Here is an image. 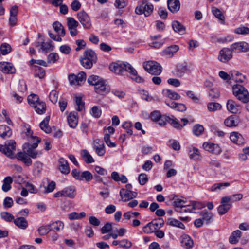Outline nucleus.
Here are the masks:
<instances>
[{"label":"nucleus","mask_w":249,"mask_h":249,"mask_svg":"<svg viewBox=\"0 0 249 249\" xmlns=\"http://www.w3.org/2000/svg\"><path fill=\"white\" fill-rule=\"evenodd\" d=\"M112 71L118 74H123L124 71H128L131 74V78L137 83H143L144 79L138 75L136 70L128 63H112L109 66Z\"/></svg>","instance_id":"obj_1"},{"label":"nucleus","mask_w":249,"mask_h":249,"mask_svg":"<svg viewBox=\"0 0 249 249\" xmlns=\"http://www.w3.org/2000/svg\"><path fill=\"white\" fill-rule=\"evenodd\" d=\"M32 133L30 129H27L26 135L28 137V140L29 142L24 144L23 149L24 152L27 154L29 157L36 159L38 155H40L41 154L36 150L41 140L37 137L33 136Z\"/></svg>","instance_id":"obj_2"},{"label":"nucleus","mask_w":249,"mask_h":249,"mask_svg":"<svg viewBox=\"0 0 249 249\" xmlns=\"http://www.w3.org/2000/svg\"><path fill=\"white\" fill-rule=\"evenodd\" d=\"M181 120L183 122V124H180L178 120L173 115L170 116L164 115L161 116L157 122L161 126L165 125L167 122L176 128H181L188 123V120L187 119L182 118Z\"/></svg>","instance_id":"obj_3"},{"label":"nucleus","mask_w":249,"mask_h":249,"mask_svg":"<svg viewBox=\"0 0 249 249\" xmlns=\"http://www.w3.org/2000/svg\"><path fill=\"white\" fill-rule=\"evenodd\" d=\"M233 95L240 101L244 103L249 102V93L242 85L236 84L232 87Z\"/></svg>","instance_id":"obj_4"},{"label":"nucleus","mask_w":249,"mask_h":249,"mask_svg":"<svg viewBox=\"0 0 249 249\" xmlns=\"http://www.w3.org/2000/svg\"><path fill=\"white\" fill-rule=\"evenodd\" d=\"M144 69L149 73L158 75L162 72V67L160 64L154 61H148L143 63Z\"/></svg>","instance_id":"obj_5"},{"label":"nucleus","mask_w":249,"mask_h":249,"mask_svg":"<svg viewBox=\"0 0 249 249\" xmlns=\"http://www.w3.org/2000/svg\"><path fill=\"white\" fill-rule=\"evenodd\" d=\"M153 10V6L146 0H143L142 4L138 5L135 9V12L139 15L143 14L145 17L150 16Z\"/></svg>","instance_id":"obj_6"},{"label":"nucleus","mask_w":249,"mask_h":249,"mask_svg":"<svg viewBox=\"0 0 249 249\" xmlns=\"http://www.w3.org/2000/svg\"><path fill=\"white\" fill-rule=\"evenodd\" d=\"M16 142L13 140L6 142L4 145H0V151L5 155L12 158L14 156V151L16 149Z\"/></svg>","instance_id":"obj_7"},{"label":"nucleus","mask_w":249,"mask_h":249,"mask_svg":"<svg viewBox=\"0 0 249 249\" xmlns=\"http://www.w3.org/2000/svg\"><path fill=\"white\" fill-rule=\"evenodd\" d=\"M70 84L71 86H80L86 80V74L82 71L78 74H70L68 76Z\"/></svg>","instance_id":"obj_8"},{"label":"nucleus","mask_w":249,"mask_h":249,"mask_svg":"<svg viewBox=\"0 0 249 249\" xmlns=\"http://www.w3.org/2000/svg\"><path fill=\"white\" fill-rule=\"evenodd\" d=\"M76 196V189L74 186H68L64 188L54 194L55 197H68L70 198H73Z\"/></svg>","instance_id":"obj_9"},{"label":"nucleus","mask_w":249,"mask_h":249,"mask_svg":"<svg viewBox=\"0 0 249 249\" xmlns=\"http://www.w3.org/2000/svg\"><path fill=\"white\" fill-rule=\"evenodd\" d=\"M77 19L85 29H89L91 27L90 18L88 14L84 11L78 12Z\"/></svg>","instance_id":"obj_10"},{"label":"nucleus","mask_w":249,"mask_h":249,"mask_svg":"<svg viewBox=\"0 0 249 249\" xmlns=\"http://www.w3.org/2000/svg\"><path fill=\"white\" fill-rule=\"evenodd\" d=\"M231 197L225 196L221 198V204L217 208V211L220 215L226 213L232 206V203L230 202Z\"/></svg>","instance_id":"obj_11"},{"label":"nucleus","mask_w":249,"mask_h":249,"mask_svg":"<svg viewBox=\"0 0 249 249\" xmlns=\"http://www.w3.org/2000/svg\"><path fill=\"white\" fill-rule=\"evenodd\" d=\"M189 71L190 69L188 64L186 62H184L178 64L173 71V73L178 77H182L185 73Z\"/></svg>","instance_id":"obj_12"},{"label":"nucleus","mask_w":249,"mask_h":249,"mask_svg":"<svg viewBox=\"0 0 249 249\" xmlns=\"http://www.w3.org/2000/svg\"><path fill=\"white\" fill-rule=\"evenodd\" d=\"M67 24L71 36H76L78 34L77 30V27L79 25L78 21L73 18L68 17L67 18Z\"/></svg>","instance_id":"obj_13"},{"label":"nucleus","mask_w":249,"mask_h":249,"mask_svg":"<svg viewBox=\"0 0 249 249\" xmlns=\"http://www.w3.org/2000/svg\"><path fill=\"white\" fill-rule=\"evenodd\" d=\"M170 199L172 200V205L176 212H180L182 207H185V204L187 203V201L182 199L180 197L176 196L174 195H171L169 196Z\"/></svg>","instance_id":"obj_14"},{"label":"nucleus","mask_w":249,"mask_h":249,"mask_svg":"<svg viewBox=\"0 0 249 249\" xmlns=\"http://www.w3.org/2000/svg\"><path fill=\"white\" fill-rule=\"evenodd\" d=\"M232 57V54L231 49L224 48L219 51L218 59L223 63H226Z\"/></svg>","instance_id":"obj_15"},{"label":"nucleus","mask_w":249,"mask_h":249,"mask_svg":"<svg viewBox=\"0 0 249 249\" xmlns=\"http://www.w3.org/2000/svg\"><path fill=\"white\" fill-rule=\"evenodd\" d=\"M231 49L234 52H246L249 50V45L246 42H236L231 46Z\"/></svg>","instance_id":"obj_16"},{"label":"nucleus","mask_w":249,"mask_h":249,"mask_svg":"<svg viewBox=\"0 0 249 249\" xmlns=\"http://www.w3.org/2000/svg\"><path fill=\"white\" fill-rule=\"evenodd\" d=\"M203 147L205 150L215 155H218L221 152V149L217 144L205 142L203 144Z\"/></svg>","instance_id":"obj_17"},{"label":"nucleus","mask_w":249,"mask_h":249,"mask_svg":"<svg viewBox=\"0 0 249 249\" xmlns=\"http://www.w3.org/2000/svg\"><path fill=\"white\" fill-rule=\"evenodd\" d=\"M120 195L122 200L126 202L136 197L137 193L130 190H126L125 189H121L120 191Z\"/></svg>","instance_id":"obj_18"},{"label":"nucleus","mask_w":249,"mask_h":249,"mask_svg":"<svg viewBox=\"0 0 249 249\" xmlns=\"http://www.w3.org/2000/svg\"><path fill=\"white\" fill-rule=\"evenodd\" d=\"M205 206V204L198 201H189L185 204L187 209H190L189 213H195V210H200Z\"/></svg>","instance_id":"obj_19"},{"label":"nucleus","mask_w":249,"mask_h":249,"mask_svg":"<svg viewBox=\"0 0 249 249\" xmlns=\"http://www.w3.org/2000/svg\"><path fill=\"white\" fill-rule=\"evenodd\" d=\"M94 149L99 156H103L106 152L104 143L103 141L100 139H96L94 141Z\"/></svg>","instance_id":"obj_20"},{"label":"nucleus","mask_w":249,"mask_h":249,"mask_svg":"<svg viewBox=\"0 0 249 249\" xmlns=\"http://www.w3.org/2000/svg\"><path fill=\"white\" fill-rule=\"evenodd\" d=\"M0 71L5 73L13 74L16 69L11 63L2 62L0 63Z\"/></svg>","instance_id":"obj_21"},{"label":"nucleus","mask_w":249,"mask_h":249,"mask_svg":"<svg viewBox=\"0 0 249 249\" xmlns=\"http://www.w3.org/2000/svg\"><path fill=\"white\" fill-rule=\"evenodd\" d=\"M58 168L61 173L67 175L70 172V168L68 161L63 158L58 160Z\"/></svg>","instance_id":"obj_22"},{"label":"nucleus","mask_w":249,"mask_h":249,"mask_svg":"<svg viewBox=\"0 0 249 249\" xmlns=\"http://www.w3.org/2000/svg\"><path fill=\"white\" fill-rule=\"evenodd\" d=\"M230 140L234 143L240 145L245 143V140L242 135L237 132H232L230 134Z\"/></svg>","instance_id":"obj_23"},{"label":"nucleus","mask_w":249,"mask_h":249,"mask_svg":"<svg viewBox=\"0 0 249 249\" xmlns=\"http://www.w3.org/2000/svg\"><path fill=\"white\" fill-rule=\"evenodd\" d=\"M227 108L228 111L232 113H236L241 110L240 106L234 101L231 99L227 101Z\"/></svg>","instance_id":"obj_24"},{"label":"nucleus","mask_w":249,"mask_h":249,"mask_svg":"<svg viewBox=\"0 0 249 249\" xmlns=\"http://www.w3.org/2000/svg\"><path fill=\"white\" fill-rule=\"evenodd\" d=\"M94 89L97 93L101 95L105 94L108 91L105 82L103 79L96 85Z\"/></svg>","instance_id":"obj_25"},{"label":"nucleus","mask_w":249,"mask_h":249,"mask_svg":"<svg viewBox=\"0 0 249 249\" xmlns=\"http://www.w3.org/2000/svg\"><path fill=\"white\" fill-rule=\"evenodd\" d=\"M188 154L189 158L195 160H199L202 158L199 150L196 147H190L189 148Z\"/></svg>","instance_id":"obj_26"},{"label":"nucleus","mask_w":249,"mask_h":249,"mask_svg":"<svg viewBox=\"0 0 249 249\" xmlns=\"http://www.w3.org/2000/svg\"><path fill=\"white\" fill-rule=\"evenodd\" d=\"M181 246L186 248H191L194 244V242L191 238L187 234H183L181 236Z\"/></svg>","instance_id":"obj_27"},{"label":"nucleus","mask_w":249,"mask_h":249,"mask_svg":"<svg viewBox=\"0 0 249 249\" xmlns=\"http://www.w3.org/2000/svg\"><path fill=\"white\" fill-rule=\"evenodd\" d=\"M167 5L169 10L172 13L177 12L180 7L179 0H168Z\"/></svg>","instance_id":"obj_28"},{"label":"nucleus","mask_w":249,"mask_h":249,"mask_svg":"<svg viewBox=\"0 0 249 249\" xmlns=\"http://www.w3.org/2000/svg\"><path fill=\"white\" fill-rule=\"evenodd\" d=\"M178 50L179 47L178 45H171L163 52V55L167 58H171Z\"/></svg>","instance_id":"obj_29"},{"label":"nucleus","mask_w":249,"mask_h":249,"mask_svg":"<svg viewBox=\"0 0 249 249\" xmlns=\"http://www.w3.org/2000/svg\"><path fill=\"white\" fill-rule=\"evenodd\" d=\"M231 79L240 83H243L246 79V76L236 71H231L230 73Z\"/></svg>","instance_id":"obj_30"},{"label":"nucleus","mask_w":249,"mask_h":249,"mask_svg":"<svg viewBox=\"0 0 249 249\" xmlns=\"http://www.w3.org/2000/svg\"><path fill=\"white\" fill-rule=\"evenodd\" d=\"M67 121L70 127L75 128L78 124V117L74 113L71 112L67 117Z\"/></svg>","instance_id":"obj_31"},{"label":"nucleus","mask_w":249,"mask_h":249,"mask_svg":"<svg viewBox=\"0 0 249 249\" xmlns=\"http://www.w3.org/2000/svg\"><path fill=\"white\" fill-rule=\"evenodd\" d=\"M172 28L175 32L180 35H183L185 33V27L178 21H174L172 24Z\"/></svg>","instance_id":"obj_32"},{"label":"nucleus","mask_w":249,"mask_h":249,"mask_svg":"<svg viewBox=\"0 0 249 249\" xmlns=\"http://www.w3.org/2000/svg\"><path fill=\"white\" fill-rule=\"evenodd\" d=\"M32 107L34 108L35 111L38 114H43L46 110V104L42 101L38 102V103Z\"/></svg>","instance_id":"obj_33"},{"label":"nucleus","mask_w":249,"mask_h":249,"mask_svg":"<svg viewBox=\"0 0 249 249\" xmlns=\"http://www.w3.org/2000/svg\"><path fill=\"white\" fill-rule=\"evenodd\" d=\"M17 159L23 162L27 166H30L32 164V160L29 156L26 153L19 152L17 155Z\"/></svg>","instance_id":"obj_34"},{"label":"nucleus","mask_w":249,"mask_h":249,"mask_svg":"<svg viewBox=\"0 0 249 249\" xmlns=\"http://www.w3.org/2000/svg\"><path fill=\"white\" fill-rule=\"evenodd\" d=\"M14 222L18 227L23 230L26 229L28 225L27 221L23 217L15 219Z\"/></svg>","instance_id":"obj_35"},{"label":"nucleus","mask_w":249,"mask_h":249,"mask_svg":"<svg viewBox=\"0 0 249 249\" xmlns=\"http://www.w3.org/2000/svg\"><path fill=\"white\" fill-rule=\"evenodd\" d=\"M11 128L6 125H0V136L3 138L9 137L12 135Z\"/></svg>","instance_id":"obj_36"},{"label":"nucleus","mask_w":249,"mask_h":249,"mask_svg":"<svg viewBox=\"0 0 249 249\" xmlns=\"http://www.w3.org/2000/svg\"><path fill=\"white\" fill-rule=\"evenodd\" d=\"M53 27L55 32L62 36H64L66 33L63 26L59 22L55 21L53 24Z\"/></svg>","instance_id":"obj_37"},{"label":"nucleus","mask_w":249,"mask_h":249,"mask_svg":"<svg viewBox=\"0 0 249 249\" xmlns=\"http://www.w3.org/2000/svg\"><path fill=\"white\" fill-rule=\"evenodd\" d=\"M162 93L165 96L172 99L178 100L180 98V96L178 93L170 89H163Z\"/></svg>","instance_id":"obj_38"},{"label":"nucleus","mask_w":249,"mask_h":249,"mask_svg":"<svg viewBox=\"0 0 249 249\" xmlns=\"http://www.w3.org/2000/svg\"><path fill=\"white\" fill-rule=\"evenodd\" d=\"M224 124L228 127L236 126L238 125V121L236 117L234 115H231L225 119Z\"/></svg>","instance_id":"obj_39"},{"label":"nucleus","mask_w":249,"mask_h":249,"mask_svg":"<svg viewBox=\"0 0 249 249\" xmlns=\"http://www.w3.org/2000/svg\"><path fill=\"white\" fill-rule=\"evenodd\" d=\"M49 120L50 116H47L40 124V128L46 133H49L51 131V128L48 125Z\"/></svg>","instance_id":"obj_40"},{"label":"nucleus","mask_w":249,"mask_h":249,"mask_svg":"<svg viewBox=\"0 0 249 249\" xmlns=\"http://www.w3.org/2000/svg\"><path fill=\"white\" fill-rule=\"evenodd\" d=\"M241 232L239 230L234 231L229 237V242L231 244L237 243L241 237Z\"/></svg>","instance_id":"obj_41"},{"label":"nucleus","mask_w":249,"mask_h":249,"mask_svg":"<svg viewBox=\"0 0 249 249\" xmlns=\"http://www.w3.org/2000/svg\"><path fill=\"white\" fill-rule=\"evenodd\" d=\"M50 225L51 231H62L64 228V223L60 221H57L53 222Z\"/></svg>","instance_id":"obj_42"},{"label":"nucleus","mask_w":249,"mask_h":249,"mask_svg":"<svg viewBox=\"0 0 249 249\" xmlns=\"http://www.w3.org/2000/svg\"><path fill=\"white\" fill-rule=\"evenodd\" d=\"M13 182L12 178L11 177L8 176L6 177L3 180V183L2 186V190L7 192L11 189V184Z\"/></svg>","instance_id":"obj_43"},{"label":"nucleus","mask_w":249,"mask_h":249,"mask_svg":"<svg viewBox=\"0 0 249 249\" xmlns=\"http://www.w3.org/2000/svg\"><path fill=\"white\" fill-rule=\"evenodd\" d=\"M81 155L84 160L87 163H91L94 162V160L92 156L89 154L87 150H83L81 151Z\"/></svg>","instance_id":"obj_44"},{"label":"nucleus","mask_w":249,"mask_h":249,"mask_svg":"<svg viewBox=\"0 0 249 249\" xmlns=\"http://www.w3.org/2000/svg\"><path fill=\"white\" fill-rule=\"evenodd\" d=\"M200 215L204 222L206 224H208L211 221L213 217V214L206 210L201 212Z\"/></svg>","instance_id":"obj_45"},{"label":"nucleus","mask_w":249,"mask_h":249,"mask_svg":"<svg viewBox=\"0 0 249 249\" xmlns=\"http://www.w3.org/2000/svg\"><path fill=\"white\" fill-rule=\"evenodd\" d=\"M92 178L93 176L92 174L88 171H85L81 173L78 180L89 181Z\"/></svg>","instance_id":"obj_46"},{"label":"nucleus","mask_w":249,"mask_h":249,"mask_svg":"<svg viewBox=\"0 0 249 249\" xmlns=\"http://www.w3.org/2000/svg\"><path fill=\"white\" fill-rule=\"evenodd\" d=\"M212 11L214 16L221 21V23H223L225 20V17L222 13V12L215 7H212Z\"/></svg>","instance_id":"obj_47"},{"label":"nucleus","mask_w":249,"mask_h":249,"mask_svg":"<svg viewBox=\"0 0 249 249\" xmlns=\"http://www.w3.org/2000/svg\"><path fill=\"white\" fill-rule=\"evenodd\" d=\"M83 57L89 58L90 60L95 62H96L97 60V56L95 52L90 49L85 51Z\"/></svg>","instance_id":"obj_48"},{"label":"nucleus","mask_w":249,"mask_h":249,"mask_svg":"<svg viewBox=\"0 0 249 249\" xmlns=\"http://www.w3.org/2000/svg\"><path fill=\"white\" fill-rule=\"evenodd\" d=\"M229 182H221L213 184L211 188L212 191H216L217 190H221L226 187L230 186Z\"/></svg>","instance_id":"obj_49"},{"label":"nucleus","mask_w":249,"mask_h":249,"mask_svg":"<svg viewBox=\"0 0 249 249\" xmlns=\"http://www.w3.org/2000/svg\"><path fill=\"white\" fill-rule=\"evenodd\" d=\"M38 96L35 94H32L28 97V102L29 104L33 107L35 106L38 102L40 101Z\"/></svg>","instance_id":"obj_50"},{"label":"nucleus","mask_w":249,"mask_h":249,"mask_svg":"<svg viewBox=\"0 0 249 249\" xmlns=\"http://www.w3.org/2000/svg\"><path fill=\"white\" fill-rule=\"evenodd\" d=\"M102 78L97 75H92L88 78V82L89 84L93 85L94 87L101 80Z\"/></svg>","instance_id":"obj_51"},{"label":"nucleus","mask_w":249,"mask_h":249,"mask_svg":"<svg viewBox=\"0 0 249 249\" xmlns=\"http://www.w3.org/2000/svg\"><path fill=\"white\" fill-rule=\"evenodd\" d=\"M53 46L52 44L51 41L48 42H42L40 45V49L45 52L52 51Z\"/></svg>","instance_id":"obj_52"},{"label":"nucleus","mask_w":249,"mask_h":249,"mask_svg":"<svg viewBox=\"0 0 249 249\" xmlns=\"http://www.w3.org/2000/svg\"><path fill=\"white\" fill-rule=\"evenodd\" d=\"M95 62L87 58L83 57L80 59L81 65L87 69H90L92 66L93 63Z\"/></svg>","instance_id":"obj_53"},{"label":"nucleus","mask_w":249,"mask_h":249,"mask_svg":"<svg viewBox=\"0 0 249 249\" xmlns=\"http://www.w3.org/2000/svg\"><path fill=\"white\" fill-rule=\"evenodd\" d=\"M86 213L84 212H82L78 213L76 212H72L69 214V218L71 220L79 219L84 217Z\"/></svg>","instance_id":"obj_54"},{"label":"nucleus","mask_w":249,"mask_h":249,"mask_svg":"<svg viewBox=\"0 0 249 249\" xmlns=\"http://www.w3.org/2000/svg\"><path fill=\"white\" fill-rule=\"evenodd\" d=\"M204 130V128L203 126L199 124L195 125L193 128V132L194 134L197 136L202 134L203 133Z\"/></svg>","instance_id":"obj_55"},{"label":"nucleus","mask_w":249,"mask_h":249,"mask_svg":"<svg viewBox=\"0 0 249 249\" xmlns=\"http://www.w3.org/2000/svg\"><path fill=\"white\" fill-rule=\"evenodd\" d=\"M169 225L174 227H176L181 229H185L184 225L180 221L176 219H171L169 220Z\"/></svg>","instance_id":"obj_56"},{"label":"nucleus","mask_w":249,"mask_h":249,"mask_svg":"<svg viewBox=\"0 0 249 249\" xmlns=\"http://www.w3.org/2000/svg\"><path fill=\"white\" fill-rule=\"evenodd\" d=\"M207 107L210 111H215L220 110L221 108V106L218 103H210L208 104Z\"/></svg>","instance_id":"obj_57"},{"label":"nucleus","mask_w":249,"mask_h":249,"mask_svg":"<svg viewBox=\"0 0 249 249\" xmlns=\"http://www.w3.org/2000/svg\"><path fill=\"white\" fill-rule=\"evenodd\" d=\"M152 223H153L154 228L156 230L162 228L164 224V221L162 218H158L157 219L153 220Z\"/></svg>","instance_id":"obj_58"},{"label":"nucleus","mask_w":249,"mask_h":249,"mask_svg":"<svg viewBox=\"0 0 249 249\" xmlns=\"http://www.w3.org/2000/svg\"><path fill=\"white\" fill-rule=\"evenodd\" d=\"M156 231V230L154 228L153 223H152V222L147 223L143 227V231L146 233H151L155 232Z\"/></svg>","instance_id":"obj_59"},{"label":"nucleus","mask_w":249,"mask_h":249,"mask_svg":"<svg viewBox=\"0 0 249 249\" xmlns=\"http://www.w3.org/2000/svg\"><path fill=\"white\" fill-rule=\"evenodd\" d=\"M0 216L2 219L7 222H11L14 220V216L10 213L7 212H3L0 213Z\"/></svg>","instance_id":"obj_60"},{"label":"nucleus","mask_w":249,"mask_h":249,"mask_svg":"<svg viewBox=\"0 0 249 249\" xmlns=\"http://www.w3.org/2000/svg\"><path fill=\"white\" fill-rule=\"evenodd\" d=\"M59 59V55L56 53H50L47 57V62L49 63H54Z\"/></svg>","instance_id":"obj_61"},{"label":"nucleus","mask_w":249,"mask_h":249,"mask_svg":"<svg viewBox=\"0 0 249 249\" xmlns=\"http://www.w3.org/2000/svg\"><path fill=\"white\" fill-rule=\"evenodd\" d=\"M132 246V243L131 241L127 239H124L122 240H120V247L125 249H129Z\"/></svg>","instance_id":"obj_62"},{"label":"nucleus","mask_w":249,"mask_h":249,"mask_svg":"<svg viewBox=\"0 0 249 249\" xmlns=\"http://www.w3.org/2000/svg\"><path fill=\"white\" fill-rule=\"evenodd\" d=\"M75 101L77 106V110L80 111L83 110L84 107V103L82 101V97L80 96H76Z\"/></svg>","instance_id":"obj_63"},{"label":"nucleus","mask_w":249,"mask_h":249,"mask_svg":"<svg viewBox=\"0 0 249 249\" xmlns=\"http://www.w3.org/2000/svg\"><path fill=\"white\" fill-rule=\"evenodd\" d=\"M234 32L235 33H236L237 34H241V35L249 34V28L245 27V26H241V27L236 28Z\"/></svg>","instance_id":"obj_64"}]
</instances>
